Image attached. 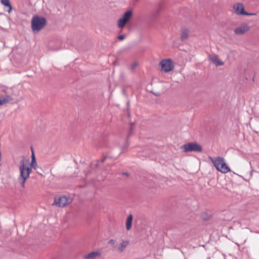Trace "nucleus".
<instances>
[{"label": "nucleus", "instance_id": "nucleus-1", "mask_svg": "<svg viewBox=\"0 0 259 259\" xmlns=\"http://www.w3.org/2000/svg\"><path fill=\"white\" fill-rule=\"evenodd\" d=\"M47 20L44 17L34 16L31 20V29L33 32L40 30L46 24Z\"/></svg>", "mask_w": 259, "mask_h": 259}, {"label": "nucleus", "instance_id": "nucleus-2", "mask_svg": "<svg viewBox=\"0 0 259 259\" xmlns=\"http://www.w3.org/2000/svg\"><path fill=\"white\" fill-rule=\"evenodd\" d=\"M181 149L185 152L192 151L200 152L202 150V146L196 142L185 144L181 146Z\"/></svg>", "mask_w": 259, "mask_h": 259}, {"label": "nucleus", "instance_id": "nucleus-3", "mask_svg": "<svg viewBox=\"0 0 259 259\" xmlns=\"http://www.w3.org/2000/svg\"><path fill=\"white\" fill-rule=\"evenodd\" d=\"M71 199L66 196H62L59 198H55L53 205H56L60 207H63L71 203Z\"/></svg>", "mask_w": 259, "mask_h": 259}, {"label": "nucleus", "instance_id": "nucleus-4", "mask_svg": "<svg viewBox=\"0 0 259 259\" xmlns=\"http://www.w3.org/2000/svg\"><path fill=\"white\" fill-rule=\"evenodd\" d=\"M161 69L165 72H168L174 68V65L170 59H164L160 62Z\"/></svg>", "mask_w": 259, "mask_h": 259}, {"label": "nucleus", "instance_id": "nucleus-5", "mask_svg": "<svg viewBox=\"0 0 259 259\" xmlns=\"http://www.w3.org/2000/svg\"><path fill=\"white\" fill-rule=\"evenodd\" d=\"M132 11H126L120 18L117 22V25L119 28H122L125 25V24L129 21L132 16Z\"/></svg>", "mask_w": 259, "mask_h": 259}, {"label": "nucleus", "instance_id": "nucleus-6", "mask_svg": "<svg viewBox=\"0 0 259 259\" xmlns=\"http://www.w3.org/2000/svg\"><path fill=\"white\" fill-rule=\"evenodd\" d=\"M209 160L213 163L217 169H219V166H221L222 162H223L224 158L222 157H208Z\"/></svg>", "mask_w": 259, "mask_h": 259}, {"label": "nucleus", "instance_id": "nucleus-7", "mask_svg": "<svg viewBox=\"0 0 259 259\" xmlns=\"http://www.w3.org/2000/svg\"><path fill=\"white\" fill-rule=\"evenodd\" d=\"M233 9L238 15L244 16L246 14L243 4L242 3H238L235 5Z\"/></svg>", "mask_w": 259, "mask_h": 259}, {"label": "nucleus", "instance_id": "nucleus-8", "mask_svg": "<svg viewBox=\"0 0 259 259\" xmlns=\"http://www.w3.org/2000/svg\"><path fill=\"white\" fill-rule=\"evenodd\" d=\"M249 27L247 24H243L242 26L237 27L234 30L236 34L241 35L248 31Z\"/></svg>", "mask_w": 259, "mask_h": 259}, {"label": "nucleus", "instance_id": "nucleus-9", "mask_svg": "<svg viewBox=\"0 0 259 259\" xmlns=\"http://www.w3.org/2000/svg\"><path fill=\"white\" fill-rule=\"evenodd\" d=\"M19 169L20 171V176L18 178L19 179H28L26 174V171L24 169V160H22L20 162V165L19 166Z\"/></svg>", "mask_w": 259, "mask_h": 259}, {"label": "nucleus", "instance_id": "nucleus-10", "mask_svg": "<svg viewBox=\"0 0 259 259\" xmlns=\"http://www.w3.org/2000/svg\"><path fill=\"white\" fill-rule=\"evenodd\" d=\"M217 170L224 174L227 173L230 171L229 167L227 165L224 159L223 162H222L221 166H219V169Z\"/></svg>", "mask_w": 259, "mask_h": 259}, {"label": "nucleus", "instance_id": "nucleus-11", "mask_svg": "<svg viewBox=\"0 0 259 259\" xmlns=\"http://www.w3.org/2000/svg\"><path fill=\"white\" fill-rule=\"evenodd\" d=\"M100 253L98 251L91 252L84 255V259H95L97 256H99Z\"/></svg>", "mask_w": 259, "mask_h": 259}, {"label": "nucleus", "instance_id": "nucleus-12", "mask_svg": "<svg viewBox=\"0 0 259 259\" xmlns=\"http://www.w3.org/2000/svg\"><path fill=\"white\" fill-rule=\"evenodd\" d=\"M12 100L13 98L9 95H7L5 97H0V106L8 103Z\"/></svg>", "mask_w": 259, "mask_h": 259}, {"label": "nucleus", "instance_id": "nucleus-13", "mask_svg": "<svg viewBox=\"0 0 259 259\" xmlns=\"http://www.w3.org/2000/svg\"><path fill=\"white\" fill-rule=\"evenodd\" d=\"M133 219V217L132 214H130L126 221V228L127 230H130L132 228V221Z\"/></svg>", "mask_w": 259, "mask_h": 259}, {"label": "nucleus", "instance_id": "nucleus-14", "mask_svg": "<svg viewBox=\"0 0 259 259\" xmlns=\"http://www.w3.org/2000/svg\"><path fill=\"white\" fill-rule=\"evenodd\" d=\"M211 60L216 66H221L224 64V62L221 61L217 56L211 57Z\"/></svg>", "mask_w": 259, "mask_h": 259}, {"label": "nucleus", "instance_id": "nucleus-15", "mask_svg": "<svg viewBox=\"0 0 259 259\" xmlns=\"http://www.w3.org/2000/svg\"><path fill=\"white\" fill-rule=\"evenodd\" d=\"M189 36V30L187 29H184L181 33V39L184 41L188 38Z\"/></svg>", "mask_w": 259, "mask_h": 259}, {"label": "nucleus", "instance_id": "nucleus-16", "mask_svg": "<svg viewBox=\"0 0 259 259\" xmlns=\"http://www.w3.org/2000/svg\"><path fill=\"white\" fill-rule=\"evenodd\" d=\"M1 3L5 7L9 8L8 13H10L12 10V6L9 1V0H1Z\"/></svg>", "mask_w": 259, "mask_h": 259}, {"label": "nucleus", "instance_id": "nucleus-17", "mask_svg": "<svg viewBox=\"0 0 259 259\" xmlns=\"http://www.w3.org/2000/svg\"><path fill=\"white\" fill-rule=\"evenodd\" d=\"M128 244V241H122V242L121 243L120 246L118 247H117V250L119 251V252H122L125 248L127 246Z\"/></svg>", "mask_w": 259, "mask_h": 259}, {"label": "nucleus", "instance_id": "nucleus-18", "mask_svg": "<svg viewBox=\"0 0 259 259\" xmlns=\"http://www.w3.org/2000/svg\"><path fill=\"white\" fill-rule=\"evenodd\" d=\"M24 169L26 171V174H27V177L28 178L30 173L32 171L31 168H30V167H29L28 166H27L24 163Z\"/></svg>", "mask_w": 259, "mask_h": 259}, {"label": "nucleus", "instance_id": "nucleus-19", "mask_svg": "<svg viewBox=\"0 0 259 259\" xmlns=\"http://www.w3.org/2000/svg\"><path fill=\"white\" fill-rule=\"evenodd\" d=\"M108 244H111L112 246L113 249H117V246L115 244V241L114 240L110 239L108 242Z\"/></svg>", "mask_w": 259, "mask_h": 259}, {"label": "nucleus", "instance_id": "nucleus-20", "mask_svg": "<svg viewBox=\"0 0 259 259\" xmlns=\"http://www.w3.org/2000/svg\"><path fill=\"white\" fill-rule=\"evenodd\" d=\"M30 166L31 168H33L35 169H36L37 167V162L36 160H31V162L30 163Z\"/></svg>", "mask_w": 259, "mask_h": 259}, {"label": "nucleus", "instance_id": "nucleus-21", "mask_svg": "<svg viewBox=\"0 0 259 259\" xmlns=\"http://www.w3.org/2000/svg\"><path fill=\"white\" fill-rule=\"evenodd\" d=\"M27 179H19V178H18L19 181H20V182L21 185L23 188L25 187V182H26V181Z\"/></svg>", "mask_w": 259, "mask_h": 259}, {"label": "nucleus", "instance_id": "nucleus-22", "mask_svg": "<svg viewBox=\"0 0 259 259\" xmlns=\"http://www.w3.org/2000/svg\"><path fill=\"white\" fill-rule=\"evenodd\" d=\"M138 63L137 62L135 61L134 62L131 66V69L132 70H134L136 67L138 66Z\"/></svg>", "mask_w": 259, "mask_h": 259}, {"label": "nucleus", "instance_id": "nucleus-23", "mask_svg": "<svg viewBox=\"0 0 259 259\" xmlns=\"http://www.w3.org/2000/svg\"><path fill=\"white\" fill-rule=\"evenodd\" d=\"M31 160H36L35 156L34 155V153L33 151V149L32 147H31Z\"/></svg>", "mask_w": 259, "mask_h": 259}, {"label": "nucleus", "instance_id": "nucleus-24", "mask_svg": "<svg viewBox=\"0 0 259 259\" xmlns=\"http://www.w3.org/2000/svg\"><path fill=\"white\" fill-rule=\"evenodd\" d=\"M256 15V13H248L246 12V14H244V16H255Z\"/></svg>", "mask_w": 259, "mask_h": 259}, {"label": "nucleus", "instance_id": "nucleus-25", "mask_svg": "<svg viewBox=\"0 0 259 259\" xmlns=\"http://www.w3.org/2000/svg\"><path fill=\"white\" fill-rule=\"evenodd\" d=\"M125 36L124 35H120L118 36V39L120 40H122L124 39Z\"/></svg>", "mask_w": 259, "mask_h": 259}, {"label": "nucleus", "instance_id": "nucleus-26", "mask_svg": "<svg viewBox=\"0 0 259 259\" xmlns=\"http://www.w3.org/2000/svg\"><path fill=\"white\" fill-rule=\"evenodd\" d=\"M107 158V156H104V157L102 158V159H101V162L102 163L104 162L105 161V160L106 159V158Z\"/></svg>", "mask_w": 259, "mask_h": 259}, {"label": "nucleus", "instance_id": "nucleus-27", "mask_svg": "<svg viewBox=\"0 0 259 259\" xmlns=\"http://www.w3.org/2000/svg\"><path fill=\"white\" fill-rule=\"evenodd\" d=\"M99 162H100V161H98L96 163V164H95V166H96V167H97L98 166V165H99Z\"/></svg>", "mask_w": 259, "mask_h": 259}, {"label": "nucleus", "instance_id": "nucleus-28", "mask_svg": "<svg viewBox=\"0 0 259 259\" xmlns=\"http://www.w3.org/2000/svg\"><path fill=\"white\" fill-rule=\"evenodd\" d=\"M123 175L127 176H128V173H126V172H123Z\"/></svg>", "mask_w": 259, "mask_h": 259}]
</instances>
